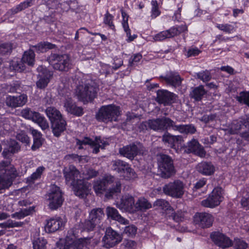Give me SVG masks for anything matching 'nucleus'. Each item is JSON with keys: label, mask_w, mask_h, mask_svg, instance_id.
I'll return each mask as SVG.
<instances>
[{"label": "nucleus", "mask_w": 249, "mask_h": 249, "mask_svg": "<svg viewBox=\"0 0 249 249\" xmlns=\"http://www.w3.org/2000/svg\"><path fill=\"white\" fill-rule=\"evenodd\" d=\"M149 121L150 129L154 131H162L172 128L174 130L184 134H194L196 131V128L193 125H176L175 123L168 117H162L150 119Z\"/></svg>", "instance_id": "f257e3e1"}, {"label": "nucleus", "mask_w": 249, "mask_h": 249, "mask_svg": "<svg viewBox=\"0 0 249 249\" xmlns=\"http://www.w3.org/2000/svg\"><path fill=\"white\" fill-rule=\"evenodd\" d=\"M158 175L162 178H168L176 173L173 160L165 154H160L158 159Z\"/></svg>", "instance_id": "f03ea898"}, {"label": "nucleus", "mask_w": 249, "mask_h": 249, "mask_svg": "<svg viewBox=\"0 0 249 249\" xmlns=\"http://www.w3.org/2000/svg\"><path fill=\"white\" fill-rule=\"evenodd\" d=\"M97 90L95 84L92 81H88L77 87L76 95L79 100L88 102L95 97Z\"/></svg>", "instance_id": "7ed1b4c3"}, {"label": "nucleus", "mask_w": 249, "mask_h": 249, "mask_svg": "<svg viewBox=\"0 0 249 249\" xmlns=\"http://www.w3.org/2000/svg\"><path fill=\"white\" fill-rule=\"evenodd\" d=\"M120 115V107L114 105H109L102 106L96 114V118L99 121L107 123L116 121Z\"/></svg>", "instance_id": "20e7f679"}, {"label": "nucleus", "mask_w": 249, "mask_h": 249, "mask_svg": "<svg viewBox=\"0 0 249 249\" xmlns=\"http://www.w3.org/2000/svg\"><path fill=\"white\" fill-rule=\"evenodd\" d=\"M54 69L59 71H68L71 66L70 56L66 54H51L47 59Z\"/></svg>", "instance_id": "39448f33"}, {"label": "nucleus", "mask_w": 249, "mask_h": 249, "mask_svg": "<svg viewBox=\"0 0 249 249\" xmlns=\"http://www.w3.org/2000/svg\"><path fill=\"white\" fill-rule=\"evenodd\" d=\"M119 153L130 160H132L138 155H143L146 150L140 142H134L119 149Z\"/></svg>", "instance_id": "423d86ee"}, {"label": "nucleus", "mask_w": 249, "mask_h": 249, "mask_svg": "<svg viewBox=\"0 0 249 249\" xmlns=\"http://www.w3.org/2000/svg\"><path fill=\"white\" fill-rule=\"evenodd\" d=\"M50 193L47 195L49 208L52 210H56L62 205L64 199L60 188L55 185L51 186Z\"/></svg>", "instance_id": "0eeeda50"}, {"label": "nucleus", "mask_w": 249, "mask_h": 249, "mask_svg": "<svg viewBox=\"0 0 249 249\" xmlns=\"http://www.w3.org/2000/svg\"><path fill=\"white\" fill-rule=\"evenodd\" d=\"M184 186L183 182L176 180L165 184L162 190L166 195L174 198H181L184 193Z\"/></svg>", "instance_id": "6e6552de"}, {"label": "nucleus", "mask_w": 249, "mask_h": 249, "mask_svg": "<svg viewBox=\"0 0 249 249\" xmlns=\"http://www.w3.org/2000/svg\"><path fill=\"white\" fill-rule=\"evenodd\" d=\"M223 198V190L222 188L221 187H217L213 190L206 199L201 201V204L205 207L214 208L220 204Z\"/></svg>", "instance_id": "1a4fd4ad"}, {"label": "nucleus", "mask_w": 249, "mask_h": 249, "mask_svg": "<svg viewBox=\"0 0 249 249\" xmlns=\"http://www.w3.org/2000/svg\"><path fill=\"white\" fill-rule=\"evenodd\" d=\"M59 94L62 96L67 97L64 103V107L67 112L78 116L83 115V109L82 107H77L71 97H69L71 94L70 90L64 89L59 92Z\"/></svg>", "instance_id": "9d476101"}, {"label": "nucleus", "mask_w": 249, "mask_h": 249, "mask_svg": "<svg viewBox=\"0 0 249 249\" xmlns=\"http://www.w3.org/2000/svg\"><path fill=\"white\" fill-rule=\"evenodd\" d=\"M76 144L77 145H79V149L84 148V147L82 146L83 145H89L93 148V152L95 154L99 152L100 148L104 149L106 146L108 144L107 142L102 140L100 137H96L94 140H92L88 137H85L82 140L77 139Z\"/></svg>", "instance_id": "9b49d317"}, {"label": "nucleus", "mask_w": 249, "mask_h": 249, "mask_svg": "<svg viewBox=\"0 0 249 249\" xmlns=\"http://www.w3.org/2000/svg\"><path fill=\"white\" fill-rule=\"evenodd\" d=\"M122 240V235L108 227L106 229L105 235L103 238V246L106 248H112Z\"/></svg>", "instance_id": "f8f14e48"}, {"label": "nucleus", "mask_w": 249, "mask_h": 249, "mask_svg": "<svg viewBox=\"0 0 249 249\" xmlns=\"http://www.w3.org/2000/svg\"><path fill=\"white\" fill-rule=\"evenodd\" d=\"M194 222L201 228H208L212 226L213 216L207 213H196L194 216Z\"/></svg>", "instance_id": "ddd939ff"}, {"label": "nucleus", "mask_w": 249, "mask_h": 249, "mask_svg": "<svg viewBox=\"0 0 249 249\" xmlns=\"http://www.w3.org/2000/svg\"><path fill=\"white\" fill-rule=\"evenodd\" d=\"M35 54L34 51L30 48L29 50L25 51L21 59L22 63H14L13 69L16 71H21L25 69L23 64H27L28 65L33 66L35 61Z\"/></svg>", "instance_id": "4468645a"}, {"label": "nucleus", "mask_w": 249, "mask_h": 249, "mask_svg": "<svg viewBox=\"0 0 249 249\" xmlns=\"http://www.w3.org/2000/svg\"><path fill=\"white\" fill-rule=\"evenodd\" d=\"M162 140L165 144H168V146L175 149L177 151L181 145L183 141L181 136H174L168 132H166L162 137Z\"/></svg>", "instance_id": "2eb2a0df"}, {"label": "nucleus", "mask_w": 249, "mask_h": 249, "mask_svg": "<svg viewBox=\"0 0 249 249\" xmlns=\"http://www.w3.org/2000/svg\"><path fill=\"white\" fill-rule=\"evenodd\" d=\"M63 174L67 183L74 185L81 179L79 171L73 165H71L63 170Z\"/></svg>", "instance_id": "dca6fc26"}, {"label": "nucleus", "mask_w": 249, "mask_h": 249, "mask_svg": "<svg viewBox=\"0 0 249 249\" xmlns=\"http://www.w3.org/2000/svg\"><path fill=\"white\" fill-rule=\"evenodd\" d=\"M156 101L164 106L169 105L176 100V95L167 90L160 89L157 91Z\"/></svg>", "instance_id": "f3484780"}, {"label": "nucleus", "mask_w": 249, "mask_h": 249, "mask_svg": "<svg viewBox=\"0 0 249 249\" xmlns=\"http://www.w3.org/2000/svg\"><path fill=\"white\" fill-rule=\"evenodd\" d=\"M37 71L39 73L38 75V80L36 82V85L37 88L43 89L47 86L52 74L49 71L42 66L39 67L37 68Z\"/></svg>", "instance_id": "a211bd4d"}, {"label": "nucleus", "mask_w": 249, "mask_h": 249, "mask_svg": "<svg viewBox=\"0 0 249 249\" xmlns=\"http://www.w3.org/2000/svg\"><path fill=\"white\" fill-rule=\"evenodd\" d=\"M73 186L75 195L79 197L85 198L89 194L90 184L84 179H80Z\"/></svg>", "instance_id": "6ab92c4d"}, {"label": "nucleus", "mask_w": 249, "mask_h": 249, "mask_svg": "<svg viewBox=\"0 0 249 249\" xmlns=\"http://www.w3.org/2000/svg\"><path fill=\"white\" fill-rule=\"evenodd\" d=\"M66 220L60 217L51 218L47 221L45 230L49 232H53L59 230H61L65 225Z\"/></svg>", "instance_id": "aec40b11"}, {"label": "nucleus", "mask_w": 249, "mask_h": 249, "mask_svg": "<svg viewBox=\"0 0 249 249\" xmlns=\"http://www.w3.org/2000/svg\"><path fill=\"white\" fill-rule=\"evenodd\" d=\"M185 151L187 153H194L200 157H204L206 154L203 147L195 139H193L187 143Z\"/></svg>", "instance_id": "412c9836"}, {"label": "nucleus", "mask_w": 249, "mask_h": 249, "mask_svg": "<svg viewBox=\"0 0 249 249\" xmlns=\"http://www.w3.org/2000/svg\"><path fill=\"white\" fill-rule=\"evenodd\" d=\"M211 237L216 245L223 249L228 248L231 245V241L230 238L219 232L212 233Z\"/></svg>", "instance_id": "4be33fe9"}, {"label": "nucleus", "mask_w": 249, "mask_h": 249, "mask_svg": "<svg viewBox=\"0 0 249 249\" xmlns=\"http://www.w3.org/2000/svg\"><path fill=\"white\" fill-rule=\"evenodd\" d=\"M160 78L163 79L168 85L175 88L180 86L183 80L178 72L172 71L168 72L165 76H161Z\"/></svg>", "instance_id": "5701e85b"}, {"label": "nucleus", "mask_w": 249, "mask_h": 249, "mask_svg": "<svg viewBox=\"0 0 249 249\" xmlns=\"http://www.w3.org/2000/svg\"><path fill=\"white\" fill-rule=\"evenodd\" d=\"M134 198L129 195H126L122 197L117 207L120 209L129 213H134Z\"/></svg>", "instance_id": "b1692460"}, {"label": "nucleus", "mask_w": 249, "mask_h": 249, "mask_svg": "<svg viewBox=\"0 0 249 249\" xmlns=\"http://www.w3.org/2000/svg\"><path fill=\"white\" fill-rule=\"evenodd\" d=\"M104 184L107 188L108 186L114 182L112 188L109 191L110 196H112L114 193H120L121 190V183L118 179H115V178L110 175H106L102 179Z\"/></svg>", "instance_id": "393cba45"}, {"label": "nucleus", "mask_w": 249, "mask_h": 249, "mask_svg": "<svg viewBox=\"0 0 249 249\" xmlns=\"http://www.w3.org/2000/svg\"><path fill=\"white\" fill-rule=\"evenodd\" d=\"M27 101V96L22 94L18 96H9L6 98V104L11 107H17L24 105Z\"/></svg>", "instance_id": "a878e982"}, {"label": "nucleus", "mask_w": 249, "mask_h": 249, "mask_svg": "<svg viewBox=\"0 0 249 249\" xmlns=\"http://www.w3.org/2000/svg\"><path fill=\"white\" fill-rule=\"evenodd\" d=\"M242 125L249 128V115H246L245 117L241 118L239 121H233L229 126V132L231 134H237L241 129Z\"/></svg>", "instance_id": "bb28decb"}, {"label": "nucleus", "mask_w": 249, "mask_h": 249, "mask_svg": "<svg viewBox=\"0 0 249 249\" xmlns=\"http://www.w3.org/2000/svg\"><path fill=\"white\" fill-rule=\"evenodd\" d=\"M106 213L108 218L117 221L121 224L125 225L129 224V221L123 217L114 208L107 207L106 209Z\"/></svg>", "instance_id": "cd10ccee"}, {"label": "nucleus", "mask_w": 249, "mask_h": 249, "mask_svg": "<svg viewBox=\"0 0 249 249\" xmlns=\"http://www.w3.org/2000/svg\"><path fill=\"white\" fill-rule=\"evenodd\" d=\"M66 122L64 118L52 122L51 128L54 136L57 137H59L66 130Z\"/></svg>", "instance_id": "c85d7f7f"}, {"label": "nucleus", "mask_w": 249, "mask_h": 249, "mask_svg": "<svg viewBox=\"0 0 249 249\" xmlns=\"http://www.w3.org/2000/svg\"><path fill=\"white\" fill-rule=\"evenodd\" d=\"M0 172L1 174H5L15 178L18 175V173L15 167L10 164L8 161L0 162Z\"/></svg>", "instance_id": "c756f323"}, {"label": "nucleus", "mask_w": 249, "mask_h": 249, "mask_svg": "<svg viewBox=\"0 0 249 249\" xmlns=\"http://www.w3.org/2000/svg\"><path fill=\"white\" fill-rule=\"evenodd\" d=\"M196 169L203 175L210 176L213 174L215 168L211 162H201L197 164Z\"/></svg>", "instance_id": "7c9ffc66"}, {"label": "nucleus", "mask_w": 249, "mask_h": 249, "mask_svg": "<svg viewBox=\"0 0 249 249\" xmlns=\"http://www.w3.org/2000/svg\"><path fill=\"white\" fill-rule=\"evenodd\" d=\"M45 112L51 123L53 121L63 119L60 112L55 107H48Z\"/></svg>", "instance_id": "2f4dec72"}, {"label": "nucleus", "mask_w": 249, "mask_h": 249, "mask_svg": "<svg viewBox=\"0 0 249 249\" xmlns=\"http://www.w3.org/2000/svg\"><path fill=\"white\" fill-rule=\"evenodd\" d=\"M104 215L105 214L102 209L99 208H95L93 209L89 213V218L91 220H93L95 223L99 224L104 217Z\"/></svg>", "instance_id": "473e14b6"}, {"label": "nucleus", "mask_w": 249, "mask_h": 249, "mask_svg": "<svg viewBox=\"0 0 249 249\" xmlns=\"http://www.w3.org/2000/svg\"><path fill=\"white\" fill-rule=\"evenodd\" d=\"M32 48L35 49V51L38 53L46 52L48 50L53 49L56 48L55 44L48 42H41L37 45L32 46Z\"/></svg>", "instance_id": "72a5a7b5"}, {"label": "nucleus", "mask_w": 249, "mask_h": 249, "mask_svg": "<svg viewBox=\"0 0 249 249\" xmlns=\"http://www.w3.org/2000/svg\"><path fill=\"white\" fill-rule=\"evenodd\" d=\"M128 163L120 160L112 161V169L116 172L122 174L124 172Z\"/></svg>", "instance_id": "f704fd0d"}, {"label": "nucleus", "mask_w": 249, "mask_h": 249, "mask_svg": "<svg viewBox=\"0 0 249 249\" xmlns=\"http://www.w3.org/2000/svg\"><path fill=\"white\" fill-rule=\"evenodd\" d=\"M151 207V204L144 198H140L135 203L134 212L144 211Z\"/></svg>", "instance_id": "c9c22d12"}, {"label": "nucleus", "mask_w": 249, "mask_h": 249, "mask_svg": "<svg viewBox=\"0 0 249 249\" xmlns=\"http://www.w3.org/2000/svg\"><path fill=\"white\" fill-rule=\"evenodd\" d=\"M84 244L79 240L66 239L63 249H82Z\"/></svg>", "instance_id": "e433bc0d"}, {"label": "nucleus", "mask_w": 249, "mask_h": 249, "mask_svg": "<svg viewBox=\"0 0 249 249\" xmlns=\"http://www.w3.org/2000/svg\"><path fill=\"white\" fill-rule=\"evenodd\" d=\"M33 122L36 123L43 130L47 129L49 127V123L46 119L38 112L36 114Z\"/></svg>", "instance_id": "4c0bfd02"}, {"label": "nucleus", "mask_w": 249, "mask_h": 249, "mask_svg": "<svg viewBox=\"0 0 249 249\" xmlns=\"http://www.w3.org/2000/svg\"><path fill=\"white\" fill-rule=\"evenodd\" d=\"M206 91L202 86L195 88L191 93L192 97L196 101H200L206 94Z\"/></svg>", "instance_id": "58836bf2"}, {"label": "nucleus", "mask_w": 249, "mask_h": 249, "mask_svg": "<svg viewBox=\"0 0 249 249\" xmlns=\"http://www.w3.org/2000/svg\"><path fill=\"white\" fill-rule=\"evenodd\" d=\"M4 89L9 92H20L21 91L22 87L19 81H15L10 85H6Z\"/></svg>", "instance_id": "ea45409f"}, {"label": "nucleus", "mask_w": 249, "mask_h": 249, "mask_svg": "<svg viewBox=\"0 0 249 249\" xmlns=\"http://www.w3.org/2000/svg\"><path fill=\"white\" fill-rule=\"evenodd\" d=\"M33 5V0H28L18 5L16 7L12 9L11 11L13 14H16L21 11Z\"/></svg>", "instance_id": "a19ab883"}, {"label": "nucleus", "mask_w": 249, "mask_h": 249, "mask_svg": "<svg viewBox=\"0 0 249 249\" xmlns=\"http://www.w3.org/2000/svg\"><path fill=\"white\" fill-rule=\"evenodd\" d=\"M12 179L6 175L0 177V190L8 188L12 184Z\"/></svg>", "instance_id": "79ce46f5"}, {"label": "nucleus", "mask_w": 249, "mask_h": 249, "mask_svg": "<svg viewBox=\"0 0 249 249\" xmlns=\"http://www.w3.org/2000/svg\"><path fill=\"white\" fill-rule=\"evenodd\" d=\"M47 243L43 237H39L33 242V249H45Z\"/></svg>", "instance_id": "37998d69"}, {"label": "nucleus", "mask_w": 249, "mask_h": 249, "mask_svg": "<svg viewBox=\"0 0 249 249\" xmlns=\"http://www.w3.org/2000/svg\"><path fill=\"white\" fill-rule=\"evenodd\" d=\"M123 173L124 174V177L126 180L134 179L137 178L136 173L134 169L129 166V164L126 166V168Z\"/></svg>", "instance_id": "c03bdc74"}, {"label": "nucleus", "mask_w": 249, "mask_h": 249, "mask_svg": "<svg viewBox=\"0 0 249 249\" xmlns=\"http://www.w3.org/2000/svg\"><path fill=\"white\" fill-rule=\"evenodd\" d=\"M155 206H157L160 208L161 209L166 211L168 210L171 207L169 203L162 199H159L157 200L154 203Z\"/></svg>", "instance_id": "a18cd8bd"}, {"label": "nucleus", "mask_w": 249, "mask_h": 249, "mask_svg": "<svg viewBox=\"0 0 249 249\" xmlns=\"http://www.w3.org/2000/svg\"><path fill=\"white\" fill-rule=\"evenodd\" d=\"M137 228L134 225H130L125 226L123 234L126 235L127 236L133 237L137 233Z\"/></svg>", "instance_id": "49530a36"}, {"label": "nucleus", "mask_w": 249, "mask_h": 249, "mask_svg": "<svg viewBox=\"0 0 249 249\" xmlns=\"http://www.w3.org/2000/svg\"><path fill=\"white\" fill-rule=\"evenodd\" d=\"M21 113L23 117L33 121L35 116L36 113H37V112L33 111L29 108H26L23 109L21 111Z\"/></svg>", "instance_id": "de8ad7c7"}, {"label": "nucleus", "mask_w": 249, "mask_h": 249, "mask_svg": "<svg viewBox=\"0 0 249 249\" xmlns=\"http://www.w3.org/2000/svg\"><path fill=\"white\" fill-rule=\"evenodd\" d=\"M184 212L178 211L177 212L172 213L169 216V218L173 219L175 222L179 223L182 221L184 219Z\"/></svg>", "instance_id": "09e8293b"}, {"label": "nucleus", "mask_w": 249, "mask_h": 249, "mask_svg": "<svg viewBox=\"0 0 249 249\" xmlns=\"http://www.w3.org/2000/svg\"><path fill=\"white\" fill-rule=\"evenodd\" d=\"M236 98L240 103H243L249 107V92H241Z\"/></svg>", "instance_id": "8fccbe9b"}, {"label": "nucleus", "mask_w": 249, "mask_h": 249, "mask_svg": "<svg viewBox=\"0 0 249 249\" xmlns=\"http://www.w3.org/2000/svg\"><path fill=\"white\" fill-rule=\"evenodd\" d=\"M8 148L10 149L11 153H12V154L17 153L20 148L18 142L14 140H10L8 142Z\"/></svg>", "instance_id": "3c124183"}, {"label": "nucleus", "mask_w": 249, "mask_h": 249, "mask_svg": "<svg viewBox=\"0 0 249 249\" xmlns=\"http://www.w3.org/2000/svg\"><path fill=\"white\" fill-rule=\"evenodd\" d=\"M93 188L97 193H101L107 189V187L102 180H97L94 182Z\"/></svg>", "instance_id": "603ef678"}, {"label": "nucleus", "mask_w": 249, "mask_h": 249, "mask_svg": "<svg viewBox=\"0 0 249 249\" xmlns=\"http://www.w3.org/2000/svg\"><path fill=\"white\" fill-rule=\"evenodd\" d=\"M216 26L218 29L229 34L234 30V27L229 24H217Z\"/></svg>", "instance_id": "864d4df0"}, {"label": "nucleus", "mask_w": 249, "mask_h": 249, "mask_svg": "<svg viewBox=\"0 0 249 249\" xmlns=\"http://www.w3.org/2000/svg\"><path fill=\"white\" fill-rule=\"evenodd\" d=\"M98 224L95 223L94 221L91 220L89 217V219L86 220L84 223V228L88 231H92L94 230L96 226Z\"/></svg>", "instance_id": "5fc2aeb1"}, {"label": "nucleus", "mask_w": 249, "mask_h": 249, "mask_svg": "<svg viewBox=\"0 0 249 249\" xmlns=\"http://www.w3.org/2000/svg\"><path fill=\"white\" fill-rule=\"evenodd\" d=\"M197 77L203 82H207L211 80V75L209 71H206L196 73Z\"/></svg>", "instance_id": "6e6d98bb"}, {"label": "nucleus", "mask_w": 249, "mask_h": 249, "mask_svg": "<svg viewBox=\"0 0 249 249\" xmlns=\"http://www.w3.org/2000/svg\"><path fill=\"white\" fill-rule=\"evenodd\" d=\"M12 51L11 44L6 43L0 45V53L1 54H7Z\"/></svg>", "instance_id": "4d7b16f0"}, {"label": "nucleus", "mask_w": 249, "mask_h": 249, "mask_svg": "<svg viewBox=\"0 0 249 249\" xmlns=\"http://www.w3.org/2000/svg\"><path fill=\"white\" fill-rule=\"evenodd\" d=\"M233 245L235 249H246L248 248L247 243L240 239H235Z\"/></svg>", "instance_id": "13d9d810"}, {"label": "nucleus", "mask_w": 249, "mask_h": 249, "mask_svg": "<svg viewBox=\"0 0 249 249\" xmlns=\"http://www.w3.org/2000/svg\"><path fill=\"white\" fill-rule=\"evenodd\" d=\"M45 168L43 166L38 167L36 169V172L31 175L30 177V179L32 181H34L40 178Z\"/></svg>", "instance_id": "bf43d9fd"}, {"label": "nucleus", "mask_w": 249, "mask_h": 249, "mask_svg": "<svg viewBox=\"0 0 249 249\" xmlns=\"http://www.w3.org/2000/svg\"><path fill=\"white\" fill-rule=\"evenodd\" d=\"M98 172L92 168H88L84 172V178L88 179L97 176Z\"/></svg>", "instance_id": "052dcab7"}, {"label": "nucleus", "mask_w": 249, "mask_h": 249, "mask_svg": "<svg viewBox=\"0 0 249 249\" xmlns=\"http://www.w3.org/2000/svg\"><path fill=\"white\" fill-rule=\"evenodd\" d=\"M113 18V16L107 11L105 15L104 23L109 26L111 29H113L114 28V24L112 22Z\"/></svg>", "instance_id": "680f3d73"}, {"label": "nucleus", "mask_w": 249, "mask_h": 249, "mask_svg": "<svg viewBox=\"0 0 249 249\" xmlns=\"http://www.w3.org/2000/svg\"><path fill=\"white\" fill-rule=\"evenodd\" d=\"M123 26L124 31L126 32L127 36L128 37L129 41H131L133 40L137 37V36L134 35L133 36H131L130 30L129 28L127 22V19H126V21L124 20V22L123 23Z\"/></svg>", "instance_id": "e2e57ef3"}, {"label": "nucleus", "mask_w": 249, "mask_h": 249, "mask_svg": "<svg viewBox=\"0 0 249 249\" xmlns=\"http://www.w3.org/2000/svg\"><path fill=\"white\" fill-rule=\"evenodd\" d=\"M17 139L23 143L27 144L30 143L29 137L25 133L21 132L17 135Z\"/></svg>", "instance_id": "0e129e2a"}, {"label": "nucleus", "mask_w": 249, "mask_h": 249, "mask_svg": "<svg viewBox=\"0 0 249 249\" xmlns=\"http://www.w3.org/2000/svg\"><path fill=\"white\" fill-rule=\"evenodd\" d=\"M152 5V17L155 18L160 14V12L158 8V3L156 0H152L151 2Z\"/></svg>", "instance_id": "69168bd1"}, {"label": "nucleus", "mask_w": 249, "mask_h": 249, "mask_svg": "<svg viewBox=\"0 0 249 249\" xmlns=\"http://www.w3.org/2000/svg\"><path fill=\"white\" fill-rule=\"evenodd\" d=\"M168 32L166 30L161 32L156 35L153 37L155 41H162L166 38H169Z\"/></svg>", "instance_id": "338daca9"}, {"label": "nucleus", "mask_w": 249, "mask_h": 249, "mask_svg": "<svg viewBox=\"0 0 249 249\" xmlns=\"http://www.w3.org/2000/svg\"><path fill=\"white\" fill-rule=\"evenodd\" d=\"M216 117L215 114H211L210 115H203L200 120L206 124L209 123L210 122L213 121L215 120Z\"/></svg>", "instance_id": "774afa93"}]
</instances>
